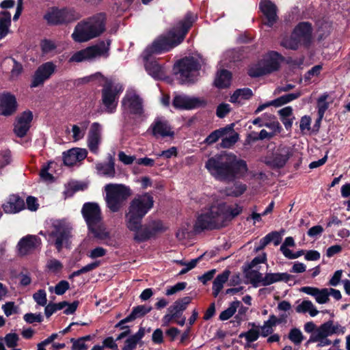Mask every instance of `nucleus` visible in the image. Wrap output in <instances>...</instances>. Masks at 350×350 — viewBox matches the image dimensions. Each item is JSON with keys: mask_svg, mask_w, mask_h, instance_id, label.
I'll list each match as a JSON object with an SVG mask.
<instances>
[{"mask_svg": "<svg viewBox=\"0 0 350 350\" xmlns=\"http://www.w3.org/2000/svg\"><path fill=\"white\" fill-rule=\"evenodd\" d=\"M154 202L151 193L146 192L137 195L129 203L125 214L126 226L130 231L135 232L133 239L137 243L148 241L166 230L161 220H152L142 225L144 217L153 207Z\"/></svg>", "mask_w": 350, "mask_h": 350, "instance_id": "obj_1", "label": "nucleus"}, {"mask_svg": "<svg viewBox=\"0 0 350 350\" xmlns=\"http://www.w3.org/2000/svg\"><path fill=\"white\" fill-rule=\"evenodd\" d=\"M205 167L215 180L228 183L244 177L248 171L245 161L226 151L208 158Z\"/></svg>", "mask_w": 350, "mask_h": 350, "instance_id": "obj_2", "label": "nucleus"}, {"mask_svg": "<svg viewBox=\"0 0 350 350\" xmlns=\"http://www.w3.org/2000/svg\"><path fill=\"white\" fill-rule=\"evenodd\" d=\"M197 19L192 12H187L183 18L178 21L165 34L157 37L144 50L143 59L152 57L154 55L167 53L183 42L189 29Z\"/></svg>", "mask_w": 350, "mask_h": 350, "instance_id": "obj_3", "label": "nucleus"}, {"mask_svg": "<svg viewBox=\"0 0 350 350\" xmlns=\"http://www.w3.org/2000/svg\"><path fill=\"white\" fill-rule=\"evenodd\" d=\"M72 225L65 219H51L49 229L40 234L47 237L49 245H53L58 252L63 248H70L72 238Z\"/></svg>", "mask_w": 350, "mask_h": 350, "instance_id": "obj_4", "label": "nucleus"}, {"mask_svg": "<svg viewBox=\"0 0 350 350\" xmlns=\"http://www.w3.org/2000/svg\"><path fill=\"white\" fill-rule=\"evenodd\" d=\"M107 15L105 12L97 13L79 22L72 34L77 42H84L101 35L106 29Z\"/></svg>", "mask_w": 350, "mask_h": 350, "instance_id": "obj_5", "label": "nucleus"}, {"mask_svg": "<svg viewBox=\"0 0 350 350\" xmlns=\"http://www.w3.org/2000/svg\"><path fill=\"white\" fill-rule=\"evenodd\" d=\"M81 215L87 224L88 232L99 240H105L110 237L103 223L101 209L96 202H88L83 204Z\"/></svg>", "mask_w": 350, "mask_h": 350, "instance_id": "obj_6", "label": "nucleus"}, {"mask_svg": "<svg viewBox=\"0 0 350 350\" xmlns=\"http://www.w3.org/2000/svg\"><path fill=\"white\" fill-rule=\"evenodd\" d=\"M105 191L106 206L112 213L119 212L132 195L131 188L122 184H107L105 187Z\"/></svg>", "mask_w": 350, "mask_h": 350, "instance_id": "obj_7", "label": "nucleus"}, {"mask_svg": "<svg viewBox=\"0 0 350 350\" xmlns=\"http://www.w3.org/2000/svg\"><path fill=\"white\" fill-rule=\"evenodd\" d=\"M81 17V14L74 8H50L43 16V19L49 26H59L73 23Z\"/></svg>", "mask_w": 350, "mask_h": 350, "instance_id": "obj_8", "label": "nucleus"}, {"mask_svg": "<svg viewBox=\"0 0 350 350\" xmlns=\"http://www.w3.org/2000/svg\"><path fill=\"white\" fill-rule=\"evenodd\" d=\"M225 226L226 224H224L221 208L212 206L198 216L194 229L200 232L204 230H218Z\"/></svg>", "mask_w": 350, "mask_h": 350, "instance_id": "obj_9", "label": "nucleus"}, {"mask_svg": "<svg viewBox=\"0 0 350 350\" xmlns=\"http://www.w3.org/2000/svg\"><path fill=\"white\" fill-rule=\"evenodd\" d=\"M200 69V63L192 56H186L178 60L173 68L174 74L179 75L180 79L184 83H193Z\"/></svg>", "mask_w": 350, "mask_h": 350, "instance_id": "obj_10", "label": "nucleus"}, {"mask_svg": "<svg viewBox=\"0 0 350 350\" xmlns=\"http://www.w3.org/2000/svg\"><path fill=\"white\" fill-rule=\"evenodd\" d=\"M111 40H101L97 44L88 46L75 53L69 59L70 62H81L97 56H109Z\"/></svg>", "mask_w": 350, "mask_h": 350, "instance_id": "obj_11", "label": "nucleus"}, {"mask_svg": "<svg viewBox=\"0 0 350 350\" xmlns=\"http://www.w3.org/2000/svg\"><path fill=\"white\" fill-rule=\"evenodd\" d=\"M122 91V85H113L111 81H106L101 90V101L105 107V112L113 113L116 111L119 95Z\"/></svg>", "mask_w": 350, "mask_h": 350, "instance_id": "obj_12", "label": "nucleus"}, {"mask_svg": "<svg viewBox=\"0 0 350 350\" xmlns=\"http://www.w3.org/2000/svg\"><path fill=\"white\" fill-rule=\"evenodd\" d=\"M207 101L204 98L189 97L186 95H176L172 100V105L175 109L190 110L200 107H204Z\"/></svg>", "mask_w": 350, "mask_h": 350, "instance_id": "obj_13", "label": "nucleus"}, {"mask_svg": "<svg viewBox=\"0 0 350 350\" xmlns=\"http://www.w3.org/2000/svg\"><path fill=\"white\" fill-rule=\"evenodd\" d=\"M56 66L52 62H47L40 65L35 71L30 85L31 88L42 85L55 72Z\"/></svg>", "mask_w": 350, "mask_h": 350, "instance_id": "obj_14", "label": "nucleus"}, {"mask_svg": "<svg viewBox=\"0 0 350 350\" xmlns=\"http://www.w3.org/2000/svg\"><path fill=\"white\" fill-rule=\"evenodd\" d=\"M148 132H150L156 138L159 137L163 138L166 137H173L174 136V132L172 131V126L163 117H157L150 124Z\"/></svg>", "mask_w": 350, "mask_h": 350, "instance_id": "obj_15", "label": "nucleus"}, {"mask_svg": "<svg viewBox=\"0 0 350 350\" xmlns=\"http://www.w3.org/2000/svg\"><path fill=\"white\" fill-rule=\"evenodd\" d=\"M18 107L15 95L8 91L0 93V115L11 116L16 112Z\"/></svg>", "mask_w": 350, "mask_h": 350, "instance_id": "obj_16", "label": "nucleus"}, {"mask_svg": "<svg viewBox=\"0 0 350 350\" xmlns=\"http://www.w3.org/2000/svg\"><path fill=\"white\" fill-rule=\"evenodd\" d=\"M33 113L30 110H26L21 113L14 124V133L20 138L24 137L31 127L33 120Z\"/></svg>", "mask_w": 350, "mask_h": 350, "instance_id": "obj_17", "label": "nucleus"}, {"mask_svg": "<svg viewBox=\"0 0 350 350\" xmlns=\"http://www.w3.org/2000/svg\"><path fill=\"white\" fill-rule=\"evenodd\" d=\"M312 25L310 22H299L293 29V33L301 42L305 48H309L312 40Z\"/></svg>", "mask_w": 350, "mask_h": 350, "instance_id": "obj_18", "label": "nucleus"}, {"mask_svg": "<svg viewBox=\"0 0 350 350\" xmlns=\"http://www.w3.org/2000/svg\"><path fill=\"white\" fill-rule=\"evenodd\" d=\"M259 8L267 20L264 24L272 27L278 20V8L275 4L270 0H260Z\"/></svg>", "mask_w": 350, "mask_h": 350, "instance_id": "obj_19", "label": "nucleus"}, {"mask_svg": "<svg viewBox=\"0 0 350 350\" xmlns=\"http://www.w3.org/2000/svg\"><path fill=\"white\" fill-rule=\"evenodd\" d=\"M122 105L131 114L137 117H141L144 113L143 100L137 94L124 96Z\"/></svg>", "mask_w": 350, "mask_h": 350, "instance_id": "obj_20", "label": "nucleus"}, {"mask_svg": "<svg viewBox=\"0 0 350 350\" xmlns=\"http://www.w3.org/2000/svg\"><path fill=\"white\" fill-rule=\"evenodd\" d=\"M42 244L41 239L36 235H27L18 241L17 247L19 253L26 255L29 252L39 247Z\"/></svg>", "mask_w": 350, "mask_h": 350, "instance_id": "obj_21", "label": "nucleus"}, {"mask_svg": "<svg viewBox=\"0 0 350 350\" xmlns=\"http://www.w3.org/2000/svg\"><path fill=\"white\" fill-rule=\"evenodd\" d=\"M101 138V125L98 122H93L90 126L88 137V146L90 150L96 154Z\"/></svg>", "mask_w": 350, "mask_h": 350, "instance_id": "obj_22", "label": "nucleus"}, {"mask_svg": "<svg viewBox=\"0 0 350 350\" xmlns=\"http://www.w3.org/2000/svg\"><path fill=\"white\" fill-rule=\"evenodd\" d=\"M5 213L14 214L25 208L24 200L17 194H12L9 196L8 200L3 205Z\"/></svg>", "mask_w": 350, "mask_h": 350, "instance_id": "obj_23", "label": "nucleus"}, {"mask_svg": "<svg viewBox=\"0 0 350 350\" xmlns=\"http://www.w3.org/2000/svg\"><path fill=\"white\" fill-rule=\"evenodd\" d=\"M292 156V149L290 147L284 146L280 148L278 152L273 154L271 164L274 167L282 168Z\"/></svg>", "mask_w": 350, "mask_h": 350, "instance_id": "obj_24", "label": "nucleus"}, {"mask_svg": "<svg viewBox=\"0 0 350 350\" xmlns=\"http://www.w3.org/2000/svg\"><path fill=\"white\" fill-rule=\"evenodd\" d=\"M284 60V57L277 51L269 53L268 57L264 62V66L268 74L277 71L280 68V63Z\"/></svg>", "mask_w": 350, "mask_h": 350, "instance_id": "obj_25", "label": "nucleus"}, {"mask_svg": "<svg viewBox=\"0 0 350 350\" xmlns=\"http://www.w3.org/2000/svg\"><path fill=\"white\" fill-rule=\"evenodd\" d=\"M234 123L226 125L224 127L219 128L211 132L204 140L203 143L207 146H211L217 142L220 138L228 135L229 131H232Z\"/></svg>", "mask_w": 350, "mask_h": 350, "instance_id": "obj_26", "label": "nucleus"}, {"mask_svg": "<svg viewBox=\"0 0 350 350\" xmlns=\"http://www.w3.org/2000/svg\"><path fill=\"white\" fill-rule=\"evenodd\" d=\"M146 72L155 79H161L163 77V71L161 65L151 57L143 59Z\"/></svg>", "mask_w": 350, "mask_h": 350, "instance_id": "obj_27", "label": "nucleus"}, {"mask_svg": "<svg viewBox=\"0 0 350 350\" xmlns=\"http://www.w3.org/2000/svg\"><path fill=\"white\" fill-rule=\"evenodd\" d=\"M294 278V275L288 273H267L263 278V286H269L278 282H288Z\"/></svg>", "mask_w": 350, "mask_h": 350, "instance_id": "obj_28", "label": "nucleus"}, {"mask_svg": "<svg viewBox=\"0 0 350 350\" xmlns=\"http://www.w3.org/2000/svg\"><path fill=\"white\" fill-rule=\"evenodd\" d=\"M232 73L226 69H221L218 71L214 80V85L219 89L227 88L230 86Z\"/></svg>", "mask_w": 350, "mask_h": 350, "instance_id": "obj_29", "label": "nucleus"}, {"mask_svg": "<svg viewBox=\"0 0 350 350\" xmlns=\"http://www.w3.org/2000/svg\"><path fill=\"white\" fill-rule=\"evenodd\" d=\"M230 271L228 269L224 270L221 273L217 275L213 282V295L217 297L224 286V284L228 280Z\"/></svg>", "mask_w": 350, "mask_h": 350, "instance_id": "obj_30", "label": "nucleus"}, {"mask_svg": "<svg viewBox=\"0 0 350 350\" xmlns=\"http://www.w3.org/2000/svg\"><path fill=\"white\" fill-rule=\"evenodd\" d=\"M11 23L10 12L1 11L0 12V40L4 38L8 34Z\"/></svg>", "mask_w": 350, "mask_h": 350, "instance_id": "obj_31", "label": "nucleus"}, {"mask_svg": "<svg viewBox=\"0 0 350 350\" xmlns=\"http://www.w3.org/2000/svg\"><path fill=\"white\" fill-rule=\"evenodd\" d=\"M96 170L106 176L113 178L115 176V163L111 156H109V160L107 163H99L96 164Z\"/></svg>", "mask_w": 350, "mask_h": 350, "instance_id": "obj_32", "label": "nucleus"}, {"mask_svg": "<svg viewBox=\"0 0 350 350\" xmlns=\"http://www.w3.org/2000/svg\"><path fill=\"white\" fill-rule=\"evenodd\" d=\"M253 96L252 90L249 88L237 89L230 98V102L232 103H239V98L249 100Z\"/></svg>", "mask_w": 350, "mask_h": 350, "instance_id": "obj_33", "label": "nucleus"}, {"mask_svg": "<svg viewBox=\"0 0 350 350\" xmlns=\"http://www.w3.org/2000/svg\"><path fill=\"white\" fill-rule=\"evenodd\" d=\"M243 211V207L235 204V206H229L225 212L221 211V215L224 219V224H228L232 219L239 215Z\"/></svg>", "mask_w": 350, "mask_h": 350, "instance_id": "obj_34", "label": "nucleus"}, {"mask_svg": "<svg viewBox=\"0 0 350 350\" xmlns=\"http://www.w3.org/2000/svg\"><path fill=\"white\" fill-rule=\"evenodd\" d=\"M234 126H232V131H229L228 134V136L225 135L221 137V142L219 144L221 148H229L233 146L239 140V135L238 133L235 132L234 130Z\"/></svg>", "mask_w": 350, "mask_h": 350, "instance_id": "obj_35", "label": "nucleus"}, {"mask_svg": "<svg viewBox=\"0 0 350 350\" xmlns=\"http://www.w3.org/2000/svg\"><path fill=\"white\" fill-rule=\"evenodd\" d=\"M234 182L233 186L226 187L225 191L227 196L237 198L243 194L247 190V187L245 183L236 182V180Z\"/></svg>", "mask_w": 350, "mask_h": 350, "instance_id": "obj_36", "label": "nucleus"}, {"mask_svg": "<svg viewBox=\"0 0 350 350\" xmlns=\"http://www.w3.org/2000/svg\"><path fill=\"white\" fill-rule=\"evenodd\" d=\"M302 95V92L299 90L294 93L287 94L283 96H281L273 100V103L275 104V107H281L284 105H286L295 99H297Z\"/></svg>", "mask_w": 350, "mask_h": 350, "instance_id": "obj_37", "label": "nucleus"}, {"mask_svg": "<svg viewBox=\"0 0 350 350\" xmlns=\"http://www.w3.org/2000/svg\"><path fill=\"white\" fill-rule=\"evenodd\" d=\"M192 297L186 296L178 299L174 303L168 308V310H176L183 312L187 308L188 305L191 302Z\"/></svg>", "mask_w": 350, "mask_h": 350, "instance_id": "obj_38", "label": "nucleus"}, {"mask_svg": "<svg viewBox=\"0 0 350 350\" xmlns=\"http://www.w3.org/2000/svg\"><path fill=\"white\" fill-rule=\"evenodd\" d=\"M301 44V42L293 32L289 37L284 38L281 42V45L284 48L294 51L297 50Z\"/></svg>", "mask_w": 350, "mask_h": 350, "instance_id": "obj_39", "label": "nucleus"}, {"mask_svg": "<svg viewBox=\"0 0 350 350\" xmlns=\"http://www.w3.org/2000/svg\"><path fill=\"white\" fill-rule=\"evenodd\" d=\"M315 333L319 334L320 337H327L335 334V330L333 328V321L329 320L328 321L321 324L318 327Z\"/></svg>", "mask_w": 350, "mask_h": 350, "instance_id": "obj_40", "label": "nucleus"}, {"mask_svg": "<svg viewBox=\"0 0 350 350\" xmlns=\"http://www.w3.org/2000/svg\"><path fill=\"white\" fill-rule=\"evenodd\" d=\"M240 305L241 302L238 300L232 301L227 309L220 313L219 317V320L226 321L231 318L235 314L237 309Z\"/></svg>", "mask_w": 350, "mask_h": 350, "instance_id": "obj_41", "label": "nucleus"}, {"mask_svg": "<svg viewBox=\"0 0 350 350\" xmlns=\"http://www.w3.org/2000/svg\"><path fill=\"white\" fill-rule=\"evenodd\" d=\"M245 277L250 280V283L255 288L259 286V284L263 286L262 274L257 270H251L245 273Z\"/></svg>", "mask_w": 350, "mask_h": 350, "instance_id": "obj_42", "label": "nucleus"}, {"mask_svg": "<svg viewBox=\"0 0 350 350\" xmlns=\"http://www.w3.org/2000/svg\"><path fill=\"white\" fill-rule=\"evenodd\" d=\"M152 306H147L146 305H139L133 308L131 316L135 320L137 318H142L152 310Z\"/></svg>", "mask_w": 350, "mask_h": 350, "instance_id": "obj_43", "label": "nucleus"}, {"mask_svg": "<svg viewBox=\"0 0 350 350\" xmlns=\"http://www.w3.org/2000/svg\"><path fill=\"white\" fill-rule=\"evenodd\" d=\"M328 97V94L327 92H325L317 99L318 115L324 116L325 111L327 110L329 107V103L327 102V99Z\"/></svg>", "mask_w": 350, "mask_h": 350, "instance_id": "obj_44", "label": "nucleus"}, {"mask_svg": "<svg viewBox=\"0 0 350 350\" xmlns=\"http://www.w3.org/2000/svg\"><path fill=\"white\" fill-rule=\"evenodd\" d=\"M57 48V45L54 41L44 38L40 42V49L43 55H47L54 51Z\"/></svg>", "mask_w": 350, "mask_h": 350, "instance_id": "obj_45", "label": "nucleus"}, {"mask_svg": "<svg viewBox=\"0 0 350 350\" xmlns=\"http://www.w3.org/2000/svg\"><path fill=\"white\" fill-rule=\"evenodd\" d=\"M288 338L295 345H299L304 339V336L299 329L294 327L290 330Z\"/></svg>", "mask_w": 350, "mask_h": 350, "instance_id": "obj_46", "label": "nucleus"}, {"mask_svg": "<svg viewBox=\"0 0 350 350\" xmlns=\"http://www.w3.org/2000/svg\"><path fill=\"white\" fill-rule=\"evenodd\" d=\"M247 74L252 78H256L268 75L264 65L262 66H255L250 68Z\"/></svg>", "mask_w": 350, "mask_h": 350, "instance_id": "obj_47", "label": "nucleus"}, {"mask_svg": "<svg viewBox=\"0 0 350 350\" xmlns=\"http://www.w3.org/2000/svg\"><path fill=\"white\" fill-rule=\"evenodd\" d=\"M33 298L38 305L42 306L46 305V293L44 289H40L36 293H35L33 295Z\"/></svg>", "mask_w": 350, "mask_h": 350, "instance_id": "obj_48", "label": "nucleus"}, {"mask_svg": "<svg viewBox=\"0 0 350 350\" xmlns=\"http://www.w3.org/2000/svg\"><path fill=\"white\" fill-rule=\"evenodd\" d=\"M72 148L64 152L63 161L66 166H73L77 161Z\"/></svg>", "mask_w": 350, "mask_h": 350, "instance_id": "obj_49", "label": "nucleus"}, {"mask_svg": "<svg viewBox=\"0 0 350 350\" xmlns=\"http://www.w3.org/2000/svg\"><path fill=\"white\" fill-rule=\"evenodd\" d=\"M329 293L327 288L319 289V293H317L315 297L316 301L319 304H326L329 301Z\"/></svg>", "mask_w": 350, "mask_h": 350, "instance_id": "obj_50", "label": "nucleus"}, {"mask_svg": "<svg viewBox=\"0 0 350 350\" xmlns=\"http://www.w3.org/2000/svg\"><path fill=\"white\" fill-rule=\"evenodd\" d=\"M5 342L8 347L14 348L17 346L19 340L18 336L15 333H9L5 335Z\"/></svg>", "mask_w": 350, "mask_h": 350, "instance_id": "obj_51", "label": "nucleus"}, {"mask_svg": "<svg viewBox=\"0 0 350 350\" xmlns=\"http://www.w3.org/2000/svg\"><path fill=\"white\" fill-rule=\"evenodd\" d=\"M70 288V284L66 280H61L55 286V293L57 295H64Z\"/></svg>", "mask_w": 350, "mask_h": 350, "instance_id": "obj_52", "label": "nucleus"}, {"mask_svg": "<svg viewBox=\"0 0 350 350\" xmlns=\"http://www.w3.org/2000/svg\"><path fill=\"white\" fill-rule=\"evenodd\" d=\"M231 107L229 104L221 103L219 104L216 109V115L219 118H223L227 116L230 111Z\"/></svg>", "mask_w": 350, "mask_h": 350, "instance_id": "obj_53", "label": "nucleus"}, {"mask_svg": "<svg viewBox=\"0 0 350 350\" xmlns=\"http://www.w3.org/2000/svg\"><path fill=\"white\" fill-rule=\"evenodd\" d=\"M139 342L132 336H129L124 341L122 350H135Z\"/></svg>", "mask_w": 350, "mask_h": 350, "instance_id": "obj_54", "label": "nucleus"}, {"mask_svg": "<svg viewBox=\"0 0 350 350\" xmlns=\"http://www.w3.org/2000/svg\"><path fill=\"white\" fill-rule=\"evenodd\" d=\"M23 319L28 323H33L34 322L41 323L43 321V317L40 313H27L24 315Z\"/></svg>", "mask_w": 350, "mask_h": 350, "instance_id": "obj_55", "label": "nucleus"}, {"mask_svg": "<svg viewBox=\"0 0 350 350\" xmlns=\"http://www.w3.org/2000/svg\"><path fill=\"white\" fill-rule=\"evenodd\" d=\"M47 267L50 271L57 273L62 269L63 265L59 260L51 259L48 261Z\"/></svg>", "mask_w": 350, "mask_h": 350, "instance_id": "obj_56", "label": "nucleus"}, {"mask_svg": "<svg viewBox=\"0 0 350 350\" xmlns=\"http://www.w3.org/2000/svg\"><path fill=\"white\" fill-rule=\"evenodd\" d=\"M70 342L72 344V350H87L88 349V345H86L85 342L83 340H81L80 338L77 339L72 338L70 339Z\"/></svg>", "mask_w": 350, "mask_h": 350, "instance_id": "obj_57", "label": "nucleus"}, {"mask_svg": "<svg viewBox=\"0 0 350 350\" xmlns=\"http://www.w3.org/2000/svg\"><path fill=\"white\" fill-rule=\"evenodd\" d=\"M266 237L269 243L273 242L275 245H278L282 241V236L278 231H272L268 233Z\"/></svg>", "mask_w": 350, "mask_h": 350, "instance_id": "obj_58", "label": "nucleus"}, {"mask_svg": "<svg viewBox=\"0 0 350 350\" xmlns=\"http://www.w3.org/2000/svg\"><path fill=\"white\" fill-rule=\"evenodd\" d=\"M12 161V155L10 150L5 151L0 155V169L9 165Z\"/></svg>", "mask_w": 350, "mask_h": 350, "instance_id": "obj_59", "label": "nucleus"}, {"mask_svg": "<svg viewBox=\"0 0 350 350\" xmlns=\"http://www.w3.org/2000/svg\"><path fill=\"white\" fill-rule=\"evenodd\" d=\"M26 204L27 209L31 211H36L39 207L37 198L31 196L27 198Z\"/></svg>", "mask_w": 350, "mask_h": 350, "instance_id": "obj_60", "label": "nucleus"}, {"mask_svg": "<svg viewBox=\"0 0 350 350\" xmlns=\"http://www.w3.org/2000/svg\"><path fill=\"white\" fill-rule=\"evenodd\" d=\"M152 341L154 344L160 345L164 342L163 333L161 329H156L152 335Z\"/></svg>", "mask_w": 350, "mask_h": 350, "instance_id": "obj_61", "label": "nucleus"}, {"mask_svg": "<svg viewBox=\"0 0 350 350\" xmlns=\"http://www.w3.org/2000/svg\"><path fill=\"white\" fill-rule=\"evenodd\" d=\"M312 304L310 300H304L301 304L296 307L295 310L298 313H306L312 307Z\"/></svg>", "mask_w": 350, "mask_h": 350, "instance_id": "obj_62", "label": "nucleus"}, {"mask_svg": "<svg viewBox=\"0 0 350 350\" xmlns=\"http://www.w3.org/2000/svg\"><path fill=\"white\" fill-rule=\"evenodd\" d=\"M107 254V250L102 247H96L92 250L88 256L92 259L103 257Z\"/></svg>", "mask_w": 350, "mask_h": 350, "instance_id": "obj_63", "label": "nucleus"}, {"mask_svg": "<svg viewBox=\"0 0 350 350\" xmlns=\"http://www.w3.org/2000/svg\"><path fill=\"white\" fill-rule=\"evenodd\" d=\"M261 336L259 329H250L247 331V340L246 341L249 343L253 342L257 340L259 336Z\"/></svg>", "mask_w": 350, "mask_h": 350, "instance_id": "obj_64", "label": "nucleus"}]
</instances>
